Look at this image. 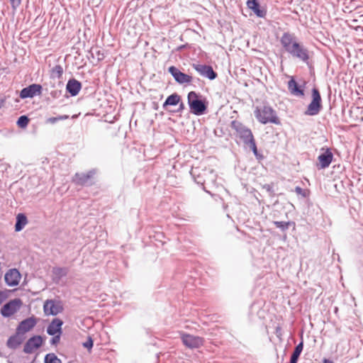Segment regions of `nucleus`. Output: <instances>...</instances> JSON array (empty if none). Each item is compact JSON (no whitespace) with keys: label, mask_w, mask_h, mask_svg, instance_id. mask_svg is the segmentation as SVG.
Wrapping results in <instances>:
<instances>
[{"label":"nucleus","mask_w":363,"mask_h":363,"mask_svg":"<svg viewBox=\"0 0 363 363\" xmlns=\"http://www.w3.org/2000/svg\"><path fill=\"white\" fill-rule=\"evenodd\" d=\"M28 220L23 213H18L16 216V222L15 225V230L16 232L21 231L27 224Z\"/></svg>","instance_id":"obj_24"},{"label":"nucleus","mask_w":363,"mask_h":363,"mask_svg":"<svg viewBox=\"0 0 363 363\" xmlns=\"http://www.w3.org/2000/svg\"><path fill=\"white\" fill-rule=\"evenodd\" d=\"M168 70L176 82L179 84H188L192 80V77L190 75L182 72L178 68L174 66L169 67Z\"/></svg>","instance_id":"obj_10"},{"label":"nucleus","mask_w":363,"mask_h":363,"mask_svg":"<svg viewBox=\"0 0 363 363\" xmlns=\"http://www.w3.org/2000/svg\"><path fill=\"white\" fill-rule=\"evenodd\" d=\"M255 116L257 119L263 124L268 123L279 124V120L277 118L275 111L270 107L264 106L255 111Z\"/></svg>","instance_id":"obj_2"},{"label":"nucleus","mask_w":363,"mask_h":363,"mask_svg":"<svg viewBox=\"0 0 363 363\" xmlns=\"http://www.w3.org/2000/svg\"><path fill=\"white\" fill-rule=\"evenodd\" d=\"M43 344L41 336H33L28 340L23 347V352L26 354H31L35 350L39 348Z\"/></svg>","instance_id":"obj_11"},{"label":"nucleus","mask_w":363,"mask_h":363,"mask_svg":"<svg viewBox=\"0 0 363 363\" xmlns=\"http://www.w3.org/2000/svg\"><path fill=\"white\" fill-rule=\"evenodd\" d=\"M1 355V354L0 353V356Z\"/></svg>","instance_id":"obj_43"},{"label":"nucleus","mask_w":363,"mask_h":363,"mask_svg":"<svg viewBox=\"0 0 363 363\" xmlns=\"http://www.w3.org/2000/svg\"><path fill=\"white\" fill-rule=\"evenodd\" d=\"M321 97L319 91L316 88L312 90V101L308 104L305 114L307 116L318 115L321 110Z\"/></svg>","instance_id":"obj_5"},{"label":"nucleus","mask_w":363,"mask_h":363,"mask_svg":"<svg viewBox=\"0 0 363 363\" xmlns=\"http://www.w3.org/2000/svg\"><path fill=\"white\" fill-rule=\"evenodd\" d=\"M23 341V335L17 331L14 335L11 336L7 341V346L11 349H16Z\"/></svg>","instance_id":"obj_19"},{"label":"nucleus","mask_w":363,"mask_h":363,"mask_svg":"<svg viewBox=\"0 0 363 363\" xmlns=\"http://www.w3.org/2000/svg\"><path fill=\"white\" fill-rule=\"evenodd\" d=\"M303 344L301 342L296 347L291 357L290 363H297L298 359L303 350Z\"/></svg>","instance_id":"obj_26"},{"label":"nucleus","mask_w":363,"mask_h":363,"mask_svg":"<svg viewBox=\"0 0 363 363\" xmlns=\"http://www.w3.org/2000/svg\"><path fill=\"white\" fill-rule=\"evenodd\" d=\"M83 346L88 350H91L93 347V340L91 337H89L87 341L83 343Z\"/></svg>","instance_id":"obj_34"},{"label":"nucleus","mask_w":363,"mask_h":363,"mask_svg":"<svg viewBox=\"0 0 363 363\" xmlns=\"http://www.w3.org/2000/svg\"><path fill=\"white\" fill-rule=\"evenodd\" d=\"M43 310L46 315H56L63 311V306L60 301L50 299L45 301Z\"/></svg>","instance_id":"obj_7"},{"label":"nucleus","mask_w":363,"mask_h":363,"mask_svg":"<svg viewBox=\"0 0 363 363\" xmlns=\"http://www.w3.org/2000/svg\"><path fill=\"white\" fill-rule=\"evenodd\" d=\"M52 272L53 281L59 283L60 279L68 274V269L67 267H54Z\"/></svg>","instance_id":"obj_21"},{"label":"nucleus","mask_w":363,"mask_h":363,"mask_svg":"<svg viewBox=\"0 0 363 363\" xmlns=\"http://www.w3.org/2000/svg\"><path fill=\"white\" fill-rule=\"evenodd\" d=\"M179 101L180 96L177 94H173L167 98L162 106L165 108L167 106H176Z\"/></svg>","instance_id":"obj_25"},{"label":"nucleus","mask_w":363,"mask_h":363,"mask_svg":"<svg viewBox=\"0 0 363 363\" xmlns=\"http://www.w3.org/2000/svg\"><path fill=\"white\" fill-rule=\"evenodd\" d=\"M181 338L183 344L188 348H199L203 345L204 340L199 336H194L187 333H181Z\"/></svg>","instance_id":"obj_6"},{"label":"nucleus","mask_w":363,"mask_h":363,"mask_svg":"<svg viewBox=\"0 0 363 363\" xmlns=\"http://www.w3.org/2000/svg\"><path fill=\"white\" fill-rule=\"evenodd\" d=\"M29 123V118L27 116H21L17 121V125L22 128H26Z\"/></svg>","instance_id":"obj_30"},{"label":"nucleus","mask_w":363,"mask_h":363,"mask_svg":"<svg viewBox=\"0 0 363 363\" xmlns=\"http://www.w3.org/2000/svg\"><path fill=\"white\" fill-rule=\"evenodd\" d=\"M251 150L253 152L254 155L256 156V157L258 158L259 157V153H258V151H257V145H256V143H255V140H251L250 143H248L247 145Z\"/></svg>","instance_id":"obj_33"},{"label":"nucleus","mask_w":363,"mask_h":363,"mask_svg":"<svg viewBox=\"0 0 363 363\" xmlns=\"http://www.w3.org/2000/svg\"><path fill=\"white\" fill-rule=\"evenodd\" d=\"M9 1L11 2L12 7L14 9L18 7L21 3V0H9Z\"/></svg>","instance_id":"obj_38"},{"label":"nucleus","mask_w":363,"mask_h":363,"mask_svg":"<svg viewBox=\"0 0 363 363\" xmlns=\"http://www.w3.org/2000/svg\"><path fill=\"white\" fill-rule=\"evenodd\" d=\"M63 322L59 318H54L47 328V333L50 335L62 334V325Z\"/></svg>","instance_id":"obj_16"},{"label":"nucleus","mask_w":363,"mask_h":363,"mask_svg":"<svg viewBox=\"0 0 363 363\" xmlns=\"http://www.w3.org/2000/svg\"><path fill=\"white\" fill-rule=\"evenodd\" d=\"M96 174L95 169H91L86 173H76L73 177L72 181L77 185H86L89 184V180Z\"/></svg>","instance_id":"obj_13"},{"label":"nucleus","mask_w":363,"mask_h":363,"mask_svg":"<svg viewBox=\"0 0 363 363\" xmlns=\"http://www.w3.org/2000/svg\"><path fill=\"white\" fill-rule=\"evenodd\" d=\"M82 89V84L75 79H70L66 85V90L72 96H77Z\"/></svg>","instance_id":"obj_18"},{"label":"nucleus","mask_w":363,"mask_h":363,"mask_svg":"<svg viewBox=\"0 0 363 363\" xmlns=\"http://www.w3.org/2000/svg\"><path fill=\"white\" fill-rule=\"evenodd\" d=\"M183 107H184L183 104H180V108H183Z\"/></svg>","instance_id":"obj_42"},{"label":"nucleus","mask_w":363,"mask_h":363,"mask_svg":"<svg viewBox=\"0 0 363 363\" xmlns=\"http://www.w3.org/2000/svg\"><path fill=\"white\" fill-rule=\"evenodd\" d=\"M263 189H264L267 192H269L270 194H273V187L271 184H264L263 186Z\"/></svg>","instance_id":"obj_37"},{"label":"nucleus","mask_w":363,"mask_h":363,"mask_svg":"<svg viewBox=\"0 0 363 363\" xmlns=\"http://www.w3.org/2000/svg\"><path fill=\"white\" fill-rule=\"evenodd\" d=\"M45 363H62L61 360L54 354L49 353L45 357Z\"/></svg>","instance_id":"obj_28"},{"label":"nucleus","mask_w":363,"mask_h":363,"mask_svg":"<svg viewBox=\"0 0 363 363\" xmlns=\"http://www.w3.org/2000/svg\"><path fill=\"white\" fill-rule=\"evenodd\" d=\"M288 89L290 93L294 96H303L304 95L303 89L298 85L297 82L293 78L288 82Z\"/></svg>","instance_id":"obj_20"},{"label":"nucleus","mask_w":363,"mask_h":363,"mask_svg":"<svg viewBox=\"0 0 363 363\" xmlns=\"http://www.w3.org/2000/svg\"><path fill=\"white\" fill-rule=\"evenodd\" d=\"M42 86L40 84H33L23 88L20 93L21 99L32 98L41 94Z\"/></svg>","instance_id":"obj_12"},{"label":"nucleus","mask_w":363,"mask_h":363,"mask_svg":"<svg viewBox=\"0 0 363 363\" xmlns=\"http://www.w3.org/2000/svg\"><path fill=\"white\" fill-rule=\"evenodd\" d=\"M193 67L203 77H205L211 80L215 79L217 77V74L215 72L211 66L201 64H194Z\"/></svg>","instance_id":"obj_9"},{"label":"nucleus","mask_w":363,"mask_h":363,"mask_svg":"<svg viewBox=\"0 0 363 363\" xmlns=\"http://www.w3.org/2000/svg\"><path fill=\"white\" fill-rule=\"evenodd\" d=\"M7 298V294L5 291H0V305Z\"/></svg>","instance_id":"obj_36"},{"label":"nucleus","mask_w":363,"mask_h":363,"mask_svg":"<svg viewBox=\"0 0 363 363\" xmlns=\"http://www.w3.org/2000/svg\"><path fill=\"white\" fill-rule=\"evenodd\" d=\"M60 335L61 334H56L55 335H53L54 337L50 340V343L55 345L59 343L60 340Z\"/></svg>","instance_id":"obj_35"},{"label":"nucleus","mask_w":363,"mask_h":363,"mask_svg":"<svg viewBox=\"0 0 363 363\" xmlns=\"http://www.w3.org/2000/svg\"><path fill=\"white\" fill-rule=\"evenodd\" d=\"M281 44L284 50L293 57L307 62L309 59V52L306 48L299 43L293 34L284 33L281 38Z\"/></svg>","instance_id":"obj_1"},{"label":"nucleus","mask_w":363,"mask_h":363,"mask_svg":"<svg viewBox=\"0 0 363 363\" xmlns=\"http://www.w3.org/2000/svg\"><path fill=\"white\" fill-rule=\"evenodd\" d=\"M36 325V320L33 317L26 318L21 321L17 328L18 333L23 335L30 330Z\"/></svg>","instance_id":"obj_15"},{"label":"nucleus","mask_w":363,"mask_h":363,"mask_svg":"<svg viewBox=\"0 0 363 363\" xmlns=\"http://www.w3.org/2000/svg\"><path fill=\"white\" fill-rule=\"evenodd\" d=\"M273 223L278 228H280L282 231L286 230L290 225V222H284V221H274Z\"/></svg>","instance_id":"obj_31"},{"label":"nucleus","mask_w":363,"mask_h":363,"mask_svg":"<svg viewBox=\"0 0 363 363\" xmlns=\"http://www.w3.org/2000/svg\"><path fill=\"white\" fill-rule=\"evenodd\" d=\"M333 155L329 149H327L321 153L318 157L320 168L325 169L329 167L333 160Z\"/></svg>","instance_id":"obj_17"},{"label":"nucleus","mask_w":363,"mask_h":363,"mask_svg":"<svg viewBox=\"0 0 363 363\" xmlns=\"http://www.w3.org/2000/svg\"><path fill=\"white\" fill-rule=\"evenodd\" d=\"M196 170H197L196 169L194 170H192L191 174L193 176L196 183L203 186L204 185V179H203L204 176H203V171L201 172L196 174Z\"/></svg>","instance_id":"obj_27"},{"label":"nucleus","mask_w":363,"mask_h":363,"mask_svg":"<svg viewBox=\"0 0 363 363\" xmlns=\"http://www.w3.org/2000/svg\"><path fill=\"white\" fill-rule=\"evenodd\" d=\"M68 118H69L68 115L60 116L58 117H50L47 119L46 123L54 124L60 121H63V120H66Z\"/></svg>","instance_id":"obj_32"},{"label":"nucleus","mask_w":363,"mask_h":363,"mask_svg":"<svg viewBox=\"0 0 363 363\" xmlns=\"http://www.w3.org/2000/svg\"><path fill=\"white\" fill-rule=\"evenodd\" d=\"M231 128L235 130L237 135L247 145L251 140H254V136L250 129L238 121L231 122Z\"/></svg>","instance_id":"obj_4"},{"label":"nucleus","mask_w":363,"mask_h":363,"mask_svg":"<svg viewBox=\"0 0 363 363\" xmlns=\"http://www.w3.org/2000/svg\"><path fill=\"white\" fill-rule=\"evenodd\" d=\"M22 301L19 298L13 299L1 308V313L4 317H10L16 313L21 308Z\"/></svg>","instance_id":"obj_8"},{"label":"nucleus","mask_w":363,"mask_h":363,"mask_svg":"<svg viewBox=\"0 0 363 363\" xmlns=\"http://www.w3.org/2000/svg\"><path fill=\"white\" fill-rule=\"evenodd\" d=\"M53 97H58L59 96V93L57 91H52L51 94H50Z\"/></svg>","instance_id":"obj_39"},{"label":"nucleus","mask_w":363,"mask_h":363,"mask_svg":"<svg viewBox=\"0 0 363 363\" xmlns=\"http://www.w3.org/2000/svg\"><path fill=\"white\" fill-rule=\"evenodd\" d=\"M21 274L16 269H9L5 274L4 279L9 286H16L19 284Z\"/></svg>","instance_id":"obj_14"},{"label":"nucleus","mask_w":363,"mask_h":363,"mask_svg":"<svg viewBox=\"0 0 363 363\" xmlns=\"http://www.w3.org/2000/svg\"><path fill=\"white\" fill-rule=\"evenodd\" d=\"M247 5L258 17L264 16V12L260 9L259 4L256 0H247Z\"/></svg>","instance_id":"obj_23"},{"label":"nucleus","mask_w":363,"mask_h":363,"mask_svg":"<svg viewBox=\"0 0 363 363\" xmlns=\"http://www.w3.org/2000/svg\"><path fill=\"white\" fill-rule=\"evenodd\" d=\"M323 363H334V362L332 360H330V359L325 358L323 360Z\"/></svg>","instance_id":"obj_40"},{"label":"nucleus","mask_w":363,"mask_h":363,"mask_svg":"<svg viewBox=\"0 0 363 363\" xmlns=\"http://www.w3.org/2000/svg\"><path fill=\"white\" fill-rule=\"evenodd\" d=\"M296 191L297 192H300V191H301V188H300V187H298H298H296Z\"/></svg>","instance_id":"obj_41"},{"label":"nucleus","mask_w":363,"mask_h":363,"mask_svg":"<svg viewBox=\"0 0 363 363\" xmlns=\"http://www.w3.org/2000/svg\"><path fill=\"white\" fill-rule=\"evenodd\" d=\"M188 104L191 113L196 116L202 115L206 109L205 103L199 99V95L194 91L189 93Z\"/></svg>","instance_id":"obj_3"},{"label":"nucleus","mask_w":363,"mask_h":363,"mask_svg":"<svg viewBox=\"0 0 363 363\" xmlns=\"http://www.w3.org/2000/svg\"><path fill=\"white\" fill-rule=\"evenodd\" d=\"M203 176H204V184H213L216 181L217 175L213 169H203Z\"/></svg>","instance_id":"obj_22"},{"label":"nucleus","mask_w":363,"mask_h":363,"mask_svg":"<svg viewBox=\"0 0 363 363\" xmlns=\"http://www.w3.org/2000/svg\"><path fill=\"white\" fill-rule=\"evenodd\" d=\"M63 74V69L61 65H55L52 69V77L60 78Z\"/></svg>","instance_id":"obj_29"}]
</instances>
